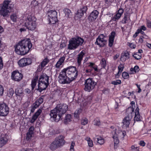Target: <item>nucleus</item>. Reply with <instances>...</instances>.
<instances>
[{
	"label": "nucleus",
	"mask_w": 151,
	"mask_h": 151,
	"mask_svg": "<svg viewBox=\"0 0 151 151\" xmlns=\"http://www.w3.org/2000/svg\"><path fill=\"white\" fill-rule=\"evenodd\" d=\"M68 109V106L65 104L58 105L54 109L50 111L49 114L50 118L54 121L58 122L62 119V115L65 113Z\"/></svg>",
	"instance_id": "nucleus-1"
},
{
	"label": "nucleus",
	"mask_w": 151,
	"mask_h": 151,
	"mask_svg": "<svg viewBox=\"0 0 151 151\" xmlns=\"http://www.w3.org/2000/svg\"><path fill=\"white\" fill-rule=\"evenodd\" d=\"M32 46L30 39H25L14 46L15 52L18 55H25L29 51Z\"/></svg>",
	"instance_id": "nucleus-2"
},
{
	"label": "nucleus",
	"mask_w": 151,
	"mask_h": 151,
	"mask_svg": "<svg viewBox=\"0 0 151 151\" xmlns=\"http://www.w3.org/2000/svg\"><path fill=\"white\" fill-rule=\"evenodd\" d=\"M65 137L60 135L56 137L54 140L50 145V149L52 150H54L58 148H61L65 145Z\"/></svg>",
	"instance_id": "nucleus-3"
},
{
	"label": "nucleus",
	"mask_w": 151,
	"mask_h": 151,
	"mask_svg": "<svg viewBox=\"0 0 151 151\" xmlns=\"http://www.w3.org/2000/svg\"><path fill=\"white\" fill-rule=\"evenodd\" d=\"M83 42L84 40L80 37L73 38L69 41L68 49L70 50H75L78 46L81 45Z\"/></svg>",
	"instance_id": "nucleus-4"
},
{
	"label": "nucleus",
	"mask_w": 151,
	"mask_h": 151,
	"mask_svg": "<svg viewBox=\"0 0 151 151\" xmlns=\"http://www.w3.org/2000/svg\"><path fill=\"white\" fill-rule=\"evenodd\" d=\"M62 71L64 72L66 75L68 76L73 81L77 78L78 71L75 66H70L64 69Z\"/></svg>",
	"instance_id": "nucleus-5"
},
{
	"label": "nucleus",
	"mask_w": 151,
	"mask_h": 151,
	"mask_svg": "<svg viewBox=\"0 0 151 151\" xmlns=\"http://www.w3.org/2000/svg\"><path fill=\"white\" fill-rule=\"evenodd\" d=\"M10 1L5 0L4 1L3 4H0L1 7L0 9V15L3 17H8V13L12 9L11 6L9 5Z\"/></svg>",
	"instance_id": "nucleus-6"
},
{
	"label": "nucleus",
	"mask_w": 151,
	"mask_h": 151,
	"mask_svg": "<svg viewBox=\"0 0 151 151\" xmlns=\"http://www.w3.org/2000/svg\"><path fill=\"white\" fill-rule=\"evenodd\" d=\"M134 108L131 106L129 107L126 110L127 116L124 119L123 122L124 127H128L130 121L134 115Z\"/></svg>",
	"instance_id": "nucleus-7"
},
{
	"label": "nucleus",
	"mask_w": 151,
	"mask_h": 151,
	"mask_svg": "<svg viewBox=\"0 0 151 151\" xmlns=\"http://www.w3.org/2000/svg\"><path fill=\"white\" fill-rule=\"evenodd\" d=\"M35 17L32 16H29L26 20V22L24 23V25L29 30L33 31L36 28L35 19Z\"/></svg>",
	"instance_id": "nucleus-8"
},
{
	"label": "nucleus",
	"mask_w": 151,
	"mask_h": 151,
	"mask_svg": "<svg viewBox=\"0 0 151 151\" xmlns=\"http://www.w3.org/2000/svg\"><path fill=\"white\" fill-rule=\"evenodd\" d=\"M97 83L92 78H89L85 81L84 89L85 91L90 92L94 89Z\"/></svg>",
	"instance_id": "nucleus-9"
},
{
	"label": "nucleus",
	"mask_w": 151,
	"mask_h": 151,
	"mask_svg": "<svg viewBox=\"0 0 151 151\" xmlns=\"http://www.w3.org/2000/svg\"><path fill=\"white\" fill-rule=\"evenodd\" d=\"M58 78L59 83L62 84H69L72 81L63 71L60 73Z\"/></svg>",
	"instance_id": "nucleus-10"
},
{
	"label": "nucleus",
	"mask_w": 151,
	"mask_h": 151,
	"mask_svg": "<svg viewBox=\"0 0 151 151\" xmlns=\"http://www.w3.org/2000/svg\"><path fill=\"white\" fill-rule=\"evenodd\" d=\"M47 14L49 23L51 24L55 23L58 20L57 12L55 10H50L48 11Z\"/></svg>",
	"instance_id": "nucleus-11"
},
{
	"label": "nucleus",
	"mask_w": 151,
	"mask_h": 151,
	"mask_svg": "<svg viewBox=\"0 0 151 151\" xmlns=\"http://www.w3.org/2000/svg\"><path fill=\"white\" fill-rule=\"evenodd\" d=\"M106 36L103 34H100L96 38L95 44L101 47H104L106 44L107 40L105 39Z\"/></svg>",
	"instance_id": "nucleus-12"
},
{
	"label": "nucleus",
	"mask_w": 151,
	"mask_h": 151,
	"mask_svg": "<svg viewBox=\"0 0 151 151\" xmlns=\"http://www.w3.org/2000/svg\"><path fill=\"white\" fill-rule=\"evenodd\" d=\"M9 108L6 104L3 103H0V116H5L9 113Z\"/></svg>",
	"instance_id": "nucleus-13"
},
{
	"label": "nucleus",
	"mask_w": 151,
	"mask_h": 151,
	"mask_svg": "<svg viewBox=\"0 0 151 151\" xmlns=\"http://www.w3.org/2000/svg\"><path fill=\"white\" fill-rule=\"evenodd\" d=\"M23 76L18 70L14 71L12 73L11 79L14 81H20L23 78Z\"/></svg>",
	"instance_id": "nucleus-14"
},
{
	"label": "nucleus",
	"mask_w": 151,
	"mask_h": 151,
	"mask_svg": "<svg viewBox=\"0 0 151 151\" xmlns=\"http://www.w3.org/2000/svg\"><path fill=\"white\" fill-rule=\"evenodd\" d=\"M32 63V60L30 58H22L18 62V64L20 67H21L29 65Z\"/></svg>",
	"instance_id": "nucleus-15"
},
{
	"label": "nucleus",
	"mask_w": 151,
	"mask_h": 151,
	"mask_svg": "<svg viewBox=\"0 0 151 151\" xmlns=\"http://www.w3.org/2000/svg\"><path fill=\"white\" fill-rule=\"evenodd\" d=\"M49 83L44 82L43 81L41 82L38 81V88L36 90L40 92H41L43 90H45L48 87Z\"/></svg>",
	"instance_id": "nucleus-16"
},
{
	"label": "nucleus",
	"mask_w": 151,
	"mask_h": 151,
	"mask_svg": "<svg viewBox=\"0 0 151 151\" xmlns=\"http://www.w3.org/2000/svg\"><path fill=\"white\" fill-rule=\"evenodd\" d=\"M8 135L6 134H2L0 137V148L6 144L8 140Z\"/></svg>",
	"instance_id": "nucleus-17"
},
{
	"label": "nucleus",
	"mask_w": 151,
	"mask_h": 151,
	"mask_svg": "<svg viewBox=\"0 0 151 151\" xmlns=\"http://www.w3.org/2000/svg\"><path fill=\"white\" fill-rule=\"evenodd\" d=\"M99 13L97 10L93 11L88 17L89 20L91 21H95L98 17Z\"/></svg>",
	"instance_id": "nucleus-18"
},
{
	"label": "nucleus",
	"mask_w": 151,
	"mask_h": 151,
	"mask_svg": "<svg viewBox=\"0 0 151 151\" xmlns=\"http://www.w3.org/2000/svg\"><path fill=\"white\" fill-rule=\"evenodd\" d=\"M87 9V7L86 6H83V7L80 10H77L76 14L78 15L79 18H81L83 15L84 13H86Z\"/></svg>",
	"instance_id": "nucleus-19"
},
{
	"label": "nucleus",
	"mask_w": 151,
	"mask_h": 151,
	"mask_svg": "<svg viewBox=\"0 0 151 151\" xmlns=\"http://www.w3.org/2000/svg\"><path fill=\"white\" fill-rule=\"evenodd\" d=\"M42 111V110L41 109H38L34 115L32 116L30 122L32 123H34L37 118L40 115Z\"/></svg>",
	"instance_id": "nucleus-20"
},
{
	"label": "nucleus",
	"mask_w": 151,
	"mask_h": 151,
	"mask_svg": "<svg viewBox=\"0 0 151 151\" xmlns=\"http://www.w3.org/2000/svg\"><path fill=\"white\" fill-rule=\"evenodd\" d=\"M116 33L114 31L111 32L110 35L109 36V46L111 47L113 45Z\"/></svg>",
	"instance_id": "nucleus-21"
},
{
	"label": "nucleus",
	"mask_w": 151,
	"mask_h": 151,
	"mask_svg": "<svg viewBox=\"0 0 151 151\" xmlns=\"http://www.w3.org/2000/svg\"><path fill=\"white\" fill-rule=\"evenodd\" d=\"M88 68L89 69L91 73L92 72L93 70H94L95 72H98V70L97 66L94 63L90 62Z\"/></svg>",
	"instance_id": "nucleus-22"
},
{
	"label": "nucleus",
	"mask_w": 151,
	"mask_h": 151,
	"mask_svg": "<svg viewBox=\"0 0 151 151\" xmlns=\"http://www.w3.org/2000/svg\"><path fill=\"white\" fill-rule=\"evenodd\" d=\"M85 54L83 51L82 50L78 55L77 58V62L78 66L81 65V62Z\"/></svg>",
	"instance_id": "nucleus-23"
},
{
	"label": "nucleus",
	"mask_w": 151,
	"mask_h": 151,
	"mask_svg": "<svg viewBox=\"0 0 151 151\" xmlns=\"http://www.w3.org/2000/svg\"><path fill=\"white\" fill-rule=\"evenodd\" d=\"M49 77L46 74H43L40 76L39 78V81H43L46 83H49Z\"/></svg>",
	"instance_id": "nucleus-24"
},
{
	"label": "nucleus",
	"mask_w": 151,
	"mask_h": 151,
	"mask_svg": "<svg viewBox=\"0 0 151 151\" xmlns=\"http://www.w3.org/2000/svg\"><path fill=\"white\" fill-rule=\"evenodd\" d=\"M116 129L114 130V134H113V136L112 138L114 139V144H117L119 142V140L118 138V133H119L118 132H116Z\"/></svg>",
	"instance_id": "nucleus-25"
},
{
	"label": "nucleus",
	"mask_w": 151,
	"mask_h": 151,
	"mask_svg": "<svg viewBox=\"0 0 151 151\" xmlns=\"http://www.w3.org/2000/svg\"><path fill=\"white\" fill-rule=\"evenodd\" d=\"M38 79V75H36L35 77L32 81L31 86L32 87V91H33L35 86L36 85L37 81Z\"/></svg>",
	"instance_id": "nucleus-26"
},
{
	"label": "nucleus",
	"mask_w": 151,
	"mask_h": 151,
	"mask_svg": "<svg viewBox=\"0 0 151 151\" xmlns=\"http://www.w3.org/2000/svg\"><path fill=\"white\" fill-rule=\"evenodd\" d=\"M128 21H130V17L128 14L124 13V18L121 21V22L123 24H125L127 23Z\"/></svg>",
	"instance_id": "nucleus-27"
},
{
	"label": "nucleus",
	"mask_w": 151,
	"mask_h": 151,
	"mask_svg": "<svg viewBox=\"0 0 151 151\" xmlns=\"http://www.w3.org/2000/svg\"><path fill=\"white\" fill-rule=\"evenodd\" d=\"M45 96V95H42L35 101L34 103L35 104H37V106H39L43 102Z\"/></svg>",
	"instance_id": "nucleus-28"
},
{
	"label": "nucleus",
	"mask_w": 151,
	"mask_h": 151,
	"mask_svg": "<svg viewBox=\"0 0 151 151\" xmlns=\"http://www.w3.org/2000/svg\"><path fill=\"white\" fill-rule=\"evenodd\" d=\"M65 59V56L63 55V57H61L57 62L55 65V67L56 68H58L60 67V66L62 65V63L64 62Z\"/></svg>",
	"instance_id": "nucleus-29"
},
{
	"label": "nucleus",
	"mask_w": 151,
	"mask_h": 151,
	"mask_svg": "<svg viewBox=\"0 0 151 151\" xmlns=\"http://www.w3.org/2000/svg\"><path fill=\"white\" fill-rule=\"evenodd\" d=\"M63 12L66 17H70L72 15V13L70 10L68 8H65L63 9Z\"/></svg>",
	"instance_id": "nucleus-30"
},
{
	"label": "nucleus",
	"mask_w": 151,
	"mask_h": 151,
	"mask_svg": "<svg viewBox=\"0 0 151 151\" xmlns=\"http://www.w3.org/2000/svg\"><path fill=\"white\" fill-rule=\"evenodd\" d=\"M15 93L16 96H22L23 92L22 88H18L15 89Z\"/></svg>",
	"instance_id": "nucleus-31"
},
{
	"label": "nucleus",
	"mask_w": 151,
	"mask_h": 151,
	"mask_svg": "<svg viewBox=\"0 0 151 151\" xmlns=\"http://www.w3.org/2000/svg\"><path fill=\"white\" fill-rule=\"evenodd\" d=\"M96 139V141L97 143L100 145L103 144L104 143V139L101 136L99 137L95 138V139Z\"/></svg>",
	"instance_id": "nucleus-32"
},
{
	"label": "nucleus",
	"mask_w": 151,
	"mask_h": 151,
	"mask_svg": "<svg viewBox=\"0 0 151 151\" xmlns=\"http://www.w3.org/2000/svg\"><path fill=\"white\" fill-rule=\"evenodd\" d=\"M71 121V117L70 114H68L65 116L64 119V123L65 124H67L68 122Z\"/></svg>",
	"instance_id": "nucleus-33"
},
{
	"label": "nucleus",
	"mask_w": 151,
	"mask_h": 151,
	"mask_svg": "<svg viewBox=\"0 0 151 151\" xmlns=\"http://www.w3.org/2000/svg\"><path fill=\"white\" fill-rule=\"evenodd\" d=\"M123 57H125V60L128 59L129 58V52L127 51H126L124 53H122L121 58Z\"/></svg>",
	"instance_id": "nucleus-34"
},
{
	"label": "nucleus",
	"mask_w": 151,
	"mask_h": 151,
	"mask_svg": "<svg viewBox=\"0 0 151 151\" xmlns=\"http://www.w3.org/2000/svg\"><path fill=\"white\" fill-rule=\"evenodd\" d=\"M11 19L13 22H16L17 18V15L15 13H12L10 16Z\"/></svg>",
	"instance_id": "nucleus-35"
},
{
	"label": "nucleus",
	"mask_w": 151,
	"mask_h": 151,
	"mask_svg": "<svg viewBox=\"0 0 151 151\" xmlns=\"http://www.w3.org/2000/svg\"><path fill=\"white\" fill-rule=\"evenodd\" d=\"M49 62V60L47 58H45L41 63V65L42 67H44Z\"/></svg>",
	"instance_id": "nucleus-36"
},
{
	"label": "nucleus",
	"mask_w": 151,
	"mask_h": 151,
	"mask_svg": "<svg viewBox=\"0 0 151 151\" xmlns=\"http://www.w3.org/2000/svg\"><path fill=\"white\" fill-rule=\"evenodd\" d=\"M85 139L88 142V145L90 147H92L93 146V144L92 141L90 137H87Z\"/></svg>",
	"instance_id": "nucleus-37"
},
{
	"label": "nucleus",
	"mask_w": 151,
	"mask_h": 151,
	"mask_svg": "<svg viewBox=\"0 0 151 151\" xmlns=\"http://www.w3.org/2000/svg\"><path fill=\"white\" fill-rule=\"evenodd\" d=\"M140 115L138 111L135 112L134 119L137 121H138L140 120Z\"/></svg>",
	"instance_id": "nucleus-38"
},
{
	"label": "nucleus",
	"mask_w": 151,
	"mask_h": 151,
	"mask_svg": "<svg viewBox=\"0 0 151 151\" xmlns=\"http://www.w3.org/2000/svg\"><path fill=\"white\" fill-rule=\"evenodd\" d=\"M94 124V125L99 126L101 124L100 120L99 118H96L93 121Z\"/></svg>",
	"instance_id": "nucleus-39"
},
{
	"label": "nucleus",
	"mask_w": 151,
	"mask_h": 151,
	"mask_svg": "<svg viewBox=\"0 0 151 151\" xmlns=\"http://www.w3.org/2000/svg\"><path fill=\"white\" fill-rule=\"evenodd\" d=\"M120 17H121L120 16V15H119V14H116L113 17H112L111 20L115 22H117Z\"/></svg>",
	"instance_id": "nucleus-40"
},
{
	"label": "nucleus",
	"mask_w": 151,
	"mask_h": 151,
	"mask_svg": "<svg viewBox=\"0 0 151 151\" xmlns=\"http://www.w3.org/2000/svg\"><path fill=\"white\" fill-rule=\"evenodd\" d=\"M106 60L104 58H102L101 60L100 63L102 67L105 68L106 65Z\"/></svg>",
	"instance_id": "nucleus-41"
},
{
	"label": "nucleus",
	"mask_w": 151,
	"mask_h": 151,
	"mask_svg": "<svg viewBox=\"0 0 151 151\" xmlns=\"http://www.w3.org/2000/svg\"><path fill=\"white\" fill-rule=\"evenodd\" d=\"M39 106H37V104H35L34 103L32 104L31 106V113H33L35 109Z\"/></svg>",
	"instance_id": "nucleus-42"
},
{
	"label": "nucleus",
	"mask_w": 151,
	"mask_h": 151,
	"mask_svg": "<svg viewBox=\"0 0 151 151\" xmlns=\"http://www.w3.org/2000/svg\"><path fill=\"white\" fill-rule=\"evenodd\" d=\"M88 122V119L86 118H83L81 120V124L83 125L86 124Z\"/></svg>",
	"instance_id": "nucleus-43"
},
{
	"label": "nucleus",
	"mask_w": 151,
	"mask_h": 151,
	"mask_svg": "<svg viewBox=\"0 0 151 151\" xmlns=\"http://www.w3.org/2000/svg\"><path fill=\"white\" fill-rule=\"evenodd\" d=\"M138 53H135L133 55V57L136 59L138 60L140 59L141 58V55H139L137 54Z\"/></svg>",
	"instance_id": "nucleus-44"
},
{
	"label": "nucleus",
	"mask_w": 151,
	"mask_h": 151,
	"mask_svg": "<svg viewBox=\"0 0 151 151\" xmlns=\"http://www.w3.org/2000/svg\"><path fill=\"white\" fill-rule=\"evenodd\" d=\"M123 78L124 79H127L129 78V75L128 73L126 72H123L122 74Z\"/></svg>",
	"instance_id": "nucleus-45"
},
{
	"label": "nucleus",
	"mask_w": 151,
	"mask_h": 151,
	"mask_svg": "<svg viewBox=\"0 0 151 151\" xmlns=\"http://www.w3.org/2000/svg\"><path fill=\"white\" fill-rule=\"evenodd\" d=\"M14 93V91L13 88H11L9 89L8 91V95L9 97H12Z\"/></svg>",
	"instance_id": "nucleus-46"
},
{
	"label": "nucleus",
	"mask_w": 151,
	"mask_h": 151,
	"mask_svg": "<svg viewBox=\"0 0 151 151\" xmlns=\"http://www.w3.org/2000/svg\"><path fill=\"white\" fill-rule=\"evenodd\" d=\"M124 65L123 64H120L118 67V71L120 73L123 71L124 68Z\"/></svg>",
	"instance_id": "nucleus-47"
},
{
	"label": "nucleus",
	"mask_w": 151,
	"mask_h": 151,
	"mask_svg": "<svg viewBox=\"0 0 151 151\" xmlns=\"http://www.w3.org/2000/svg\"><path fill=\"white\" fill-rule=\"evenodd\" d=\"M105 4L108 6L111 5L114 1V0H105Z\"/></svg>",
	"instance_id": "nucleus-48"
},
{
	"label": "nucleus",
	"mask_w": 151,
	"mask_h": 151,
	"mask_svg": "<svg viewBox=\"0 0 151 151\" xmlns=\"http://www.w3.org/2000/svg\"><path fill=\"white\" fill-rule=\"evenodd\" d=\"M121 83V81L120 80H117L112 82L111 83L114 85L120 84Z\"/></svg>",
	"instance_id": "nucleus-49"
},
{
	"label": "nucleus",
	"mask_w": 151,
	"mask_h": 151,
	"mask_svg": "<svg viewBox=\"0 0 151 151\" xmlns=\"http://www.w3.org/2000/svg\"><path fill=\"white\" fill-rule=\"evenodd\" d=\"M4 92V88L2 86L0 85V96L3 95Z\"/></svg>",
	"instance_id": "nucleus-50"
},
{
	"label": "nucleus",
	"mask_w": 151,
	"mask_h": 151,
	"mask_svg": "<svg viewBox=\"0 0 151 151\" xmlns=\"http://www.w3.org/2000/svg\"><path fill=\"white\" fill-rule=\"evenodd\" d=\"M124 12V10L122 8H120L119 9V10L118 11L117 13H116V14H119V15H120V16L121 17L122 15V14Z\"/></svg>",
	"instance_id": "nucleus-51"
},
{
	"label": "nucleus",
	"mask_w": 151,
	"mask_h": 151,
	"mask_svg": "<svg viewBox=\"0 0 151 151\" xmlns=\"http://www.w3.org/2000/svg\"><path fill=\"white\" fill-rule=\"evenodd\" d=\"M131 148V151H139V148L138 147H135L134 145H132Z\"/></svg>",
	"instance_id": "nucleus-52"
},
{
	"label": "nucleus",
	"mask_w": 151,
	"mask_h": 151,
	"mask_svg": "<svg viewBox=\"0 0 151 151\" xmlns=\"http://www.w3.org/2000/svg\"><path fill=\"white\" fill-rule=\"evenodd\" d=\"M33 133L31 132H28L27 134L26 139L27 140L29 139L32 137Z\"/></svg>",
	"instance_id": "nucleus-53"
},
{
	"label": "nucleus",
	"mask_w": 151,
	"mask_h": 151,
	"mask_svg": "<svg viewBox=\"0 0 151 151\" xmlns=\"http://www.w3.org/2000/svg\"><path fill=\"white\" fill-rule=\"evenodd\" d=\"M75 145V142L73 141L71 142V145L70 147V151H74V147Z\"/></svg>",
	"instance_id": "nucleus-54"
},
{
	"label": "nucleus",
	"mask_w": 151,
	"mask_h": 151,
	"mask_svg": "<svg viewBox=\"0 0 151 151\" xmlns=\"http://www.w3.org/2000/svg\"><path fill=\"white\" fill-rule=\"evenodd\" d=\"M3 66V60L2 58L0 56V70L2 69Z\"/></svg>",
	"instance_id": "nucleus-55"
},
{
	"label": "nucleus",
	"mask_w": 151,
	"mask_h": 151,
	"mask_svg": "<svg viewBox=\"0 0 151 151\" xmlns=\"http://www.w3.org/2000/svg\"><path fill=\"white\" fill-rule=\"evenodd\" d=\"M79 110L78 111H76L74 113V116L75 117L78 118L79 117Z\"/></svg>",
	"instance_id": "nucleus-56"
},
{
	"label": "nucleus",
	"mask_w": 151,
	"mask_h": 151,
	"mask_svg": "<svg viewBox=\"0 0 151 151\" xmlns=\"http://www.w3.org/2000/svg\"><path fill=\"white\" fill-rule=\"evenodd\" d=\"M134 73H136L137 72H138L139 70V68L138 66L136 65L134 67Z\"/></svg>",
	"instance_id": "nucleus-57"
},
{
	"label": "nucleus",
	"mask_w": 151,
	"mask_h": 151,
	"mask_svg": "<svg viewBox=\"0 0 151 151\" xmlns=\"http://www.w3.org/2000/svg\"><path fill=\"white\" fill-rule=\"evenodd\" d=\"M144 38V36H141L139 39V42L141 43H142L143 41V39Z\"/></svg>",
	"instance_id": "nucleus-58"
},
{
	"label": "nucleus",
	"mask_w": 151,
	"mask_h": 151,
	"mask_svg": "<svg viewBox=\"0 0 151 151\" xmlns=\"http://www.w3.org/2000/svg\"><path fill=\"white\" fill-rule=\"evenodd\" d=\"M139 144L140 146L143 147L145 145V143L143 141H140Z\"/></svg>",
	"instance_id": "nucleus-59"
},
{
	"label": "nucleus",
	"mask_w": 151,
	"mask_h": 151,
	"mask_svg": "<svg viewBox=\"0 0 151 151\" xmlns=\"http://www.w3.org/2000/svg\"><path fill=\"white\" fill-rule=\"evenodd\" d=\"M135 85L137 86V88L138 89V92L139 93L141 92V89L140 88V85H139L137 84H136Z\"/></svg>",
	"instance_id": "nucleus-60"
},
{
	"label": "nucleus",
	"mask_w": 151,
	"mask_h": 151,
	"mask_svg": "<svg viewBox=\"0 0 151 151\" xmlns=\"http://www.w3.org/2000/svg\"><path fill=\"white\" fill-rule=\"evenodd\" d=\"M34 128L33 127L31 126L30 127L29 129V132H31L33 133V131L34 130Z\"/></svg>",
	"instance_id": "nucleus-61"
},
{
	"label": "nucleus",
	"mask_w": 151,
	"mask_h": 151,
	"mask_svg": "<svg viewBox=\"0 0 151 151\" xmlns=\"http://www.w3.org/2000/svg\"><path fill=\"white\" fill-rule=\"evenodd\" d=\"M25 92L28 94H29L31 93V90L28 88H27L25 89Z\"/></svg>",
	"instance_id": "nucleus-62"
},
{
	"label": "nucleus",
	"mask_w": 151,
	"mask_h": 151,
	"mask_svg": "<svg viewBox=\"0 0 151 151\" xmlns=\"http://www.w3.org/2000/svg\"><path fill=\"white\" fill-rule=\"evenodd\" d=\"M22 150H23L24 151H34L33 149L31 148L26 149H23Z\"/></svg>",
	"instance_id": "nucleus-63"
},
{
	"label": "nucleus",
	"mask_w": 151,
	"mask_h": 151,
	"mask_svg": "<svg viewBox=\"0 0 151 151\" xmlns=\"http://www.w3.org/2000/svg\"><path fill=\"white\" fill-rule=\"evenodd\" d=\"M147 27L151 28V22L148 21L147 22Z\"/></svg>",
	"instance_id": "nucleus-64"
}]
</instances>
